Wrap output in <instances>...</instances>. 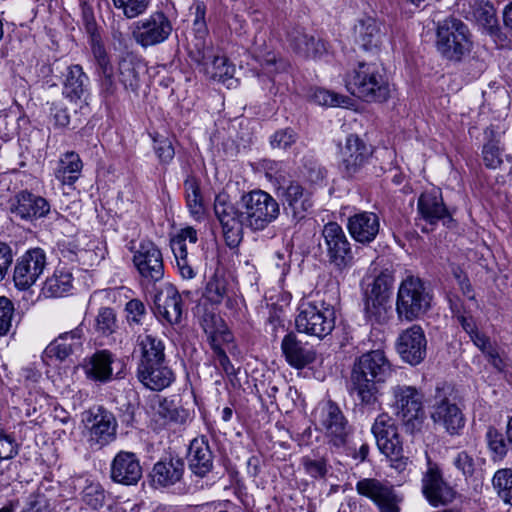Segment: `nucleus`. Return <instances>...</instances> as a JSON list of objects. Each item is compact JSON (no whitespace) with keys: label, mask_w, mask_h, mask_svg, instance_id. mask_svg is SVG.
I'll use <instances>...</instances> for the list:
<instances>
[{"label":"nucleus","mask_w":512,"mask_h":512,"mask_svg":"<svg viewBox=\"0 0 512 512\" xmlns=\"http://www.w3.org/2000/svg\"><path fill=\"white\" fill-rule=\"evenodd\" d=\"M392 372V365L383 350L362 354L355 360L351 372V394L356 395L362 405L374 408L378 402V385L386 382Z\"/></svg>","instance_id":"nucleus-1"},{"label":"nucleus","mask_w":512,"mask_h":512,"mask_svg":"<svg viewBox=\"0 0 512 512\" xmlns=\"http://www.w3.org/2000/svg\"><path fill=\"white\" fill-rule=\"evenodd\" d=\"M347 91L368 103H383L391 96V87L381 64L359 62L344 78Z\"/></svg>","instance_id":"nucleus-2"},{"label":"nucleus","mask_w":512,"mask_h":512,"mask_svg":"<svg viewBox=\"0 0 512 512\" xmlns=\"http://www.w3.org/2000/svg\"><path fill=\"white\" fill-rule=\"evenodd\" d=\"M295 326L299 333L323 339L335 327V310L331 301L316 292L312 300L303 302L295 319Z\"/></svg>","instance_id":"nucleus-3"},{"label":"nucleus","mask_w":512,"mask_h":512,"mask_svg":"<svg viewBox=\"0 0 512 512\" xmlns=\"http://www.w3.org/2000/svg\"><path fill=\"white\" fill-rule=\"evenodd\" d=\"M432 294L418 277L405 278L397 292L396 313L399 321L413 322L421 319L431 308Z\"/></svg>","instance_id":"nucleus-4"},{"label":"nucleus","mask_w":512,"mask_h":512,"mask_svg":"<svg viewBox=\"0 0 512 512\" xmlns=\"http://www.w3.org/2000/svg\"><path fill=\"white\" fill-rule=\"evenodd\" d=\"M435 44L442 57L458 62L472 49L471 34L463 21L448 17L437 24Z\"/></svg>","instance_id":"nucleus-5"},{"label":"nucleus","mask_w":512,"mask_h":512,"mask_svg":"<svg viewBox=\"0 0 512 512\" xmlns=\"http://www.w3.org/2000/svg\"><path fill=\"white\" fill-rule=\"evenodd\" d=\"M88 430L91 448L102 449L117 439L118 421L115 414L103 405H94L82 414Z\"/></svg>","instance_id":"nucleus-6"},{"label":"nucleus","mask_w":512,"mask_h":512,"mask_svg":"<svg viewBox=\"0 0 512 512\" xmlns=\"http://www.w3.org/2000/svg\"><path fill=\"white\" fill-rule=\"evenodd\" d=\"M393 407L406 431L419 432L426 418L423 408V394L414 386L397 385L393 388Z\"/></svg>","instance_id":"nucleus-7"},{"label":"nucleus","mask_w":512,"mask_h":512,"mask_svg":"<svg viewBox=\"0 0 512 512\" xmlns=\"http://www.w3.org/2000/svg\"><path fill=\"white\" fill-rule=\"evenodd\" d=\"M371 431L375 437L378 449L390 461V466L402 472L408 464V457L403 455V446L394 420L387 414H381L372 425Z\"/></svg>","instance_id":"nucleus-8"},{"label":"nucleus","mask_w":512,"mask_h":512,"mask_svg":"<svg viewBox=\"0 0 512 512\" xmlns=\"http://www.w3.org/2000/svg\"><path fill=\"white\" fill-rule=\"evenodd\" d=\"M246 225L254 231L265 229L280 214L279 203L269 193L254 190L242 196Z\"/></svg>","instance_id":"nucleus-9"},{"label":"nucleus","mask_w":512,"mask_h":512,"mask_svg":"<svg viewBox=\"0 0 512 512\" xmlns=\"http://www.w3.org/2000/svg\"><path fill=\"white\" fill-rule=\"evenodd\" d=\"M426 468L422 472L421 492L434 507L448 505L456 497L455 489L445 479L441 466L425 453Z\"/></svg>","instance_id":"nucleus-10"},{"label":"nucleus","mask_w":512,"mask_h":512,"mask_svg":"<svg viewBox=\"0 0 512 512\" xmlns=\"http://www.w3.org/2000/svg\"><path fill=\"white\" fill-rule=\"evenodd\" d=\"M214 213L218 219L227 246L237 247L243 238L246 225L245 213L239 211L229 200L227 194H218L214 201Z\"/></svg>","instance_id":"nucleus-11"},{"label":"nucleus","mask_w":512,"mask_h":512,"mask_svg":"<svg viewBox=\"0 0 512 512\" xmlns=\"http://www.w3.org/2000/svg\"><path fill=\"white\" fill-rule=\"evenodd\" d=\"M322 237L328 261L337 270L343 271L353 262L351 244L337 222H328L323 226Z\"/></svg>","instance_id":"nucleus-12"},{"label":"nucleus","mask_w":512,"mask_h":512,"mask_svg":"<svg viewBox=\"0 0 512 512\" xmlns=\"http://www.w3.org/2000/svg\"><path fill=\"white\" fill-rule=\"evenodd\" d=\"M430 417L435 425L441 426L449 435H459L465 426L461 409L441 388L436 389Z\"/></svg>","instance_id":"nucleus-13"},{"label":"nucleus","mask_w":512,"mask_h":512,"mask_svg":"<svg viewBox=\"0 0 512 512\" xmlns=\"http://www.w3.org/2000/svg\"><path fill=\"white\" fill-rule=\"evenodd\" d=\"M356 491L375 503L379 512H400L402 497L387 482L364 478L356 483Z\"/></svg>","instance_id":"nucleus-14"},{"label":"nucleus","mask_w":512,"mask_h":512,"mask_svg":"<svg viewBox=\"0 0 512 512\" xmlns=\"http://www.w3.org/2000/svg\"><path fill=\"white\" fill-rule=\"evenodd\" d=\"M173 30L169 18L161 11L152 13L148 18L138 21L133 30L137 44L146 48L164 42Z\"/></svg>","instance_id":"nucleus-15"},{"label":"nucleus","mask_w":512,"mask_h":512,"mask_svg":"<svg viewBox=\"0 0 512 512\" xmlns=\"http://www.w3.org/2000/svg\"><path fill=\"white\" fill-rule=\"evenodd\" d=\"M277 196L284 211L290 214L295 222L304 219L313 207L312 193L294 180L287 185L279 186Z\"/></svg>","instance_id":"nucleus-16"},{"label":"nucleus","mask_w":512,"mask_h":512,"mask_svg":"<svg viewBox=\"0 0 512 512\" xmlns=\"http://www.w3.org/2000/svg\"><path fill=\"white\" fill-rule=\"evenodd\" d=\"M321 425L331 447L344 448L350 435L348 421L339 406L329 400L321 411Z\"/></svg>","instance_id":"nucleus-17"},{"label":"nucleus","mask_w":512,"mask_h":512,"mask_svg":"<svg viewBox=\"0 0 512 512\" xmlns=\"http://www.w3.org/2000/svg\"><path fill=\"white\" fill-rule=\"evenodd\" d=\"M142 476L143 468L136 453L121 450L111 460L109 477L113 483L126 487L136 486Z\"/></svg>","instance_id":"nucleus-18"},{"label":"nucleus","mask_w":512,"mask_h":512,"mask_svg":"<svg viewBox=\"0 0 512 512\" xmlns=\"http://www.w3.org/2000/svg\"><path fill=\"white\" fill-rule=\"evenodd\" d=\"M46 256L42 249L28 250L18 260L14 268L13 281L20 290L30 288L43 273Z\"/></svg>","instance_id":"nucleus-19"},{"label":"nucleus","mask_w":512,"mask_h":512,"mask_svg":"<svg viewBox=\"0 0 512 512\" xmlns=\"http://www.w3.org/2000/svg\"><path fill=\"white\" fill-rule=\"evenodd\" d=\"M401 359L410 365L420 364L426 357L427 339L423 328L414 324L403 330L396 341Z\"/></svg>","instance_id":"nucleus-20"},{"label":"nucleus","mask_w":512,"mask_h":512,"mask_svg":"<svg viewBox=\"0 0 512 512\" xmlns=\"http://www.w3.org/2000/svg\"><path fill=\"white\" fill-rule=\"evenodd\" d=\"M133 263L140 275L150 281H159L164 276L163 256L160 249L149 240H143L134 252Z\"/></svg>","instance_id":"nucleus-21"},{"label":"nucleus","mask_w":512,"mask_h":512,"mask_svg":"<svg viewBox=\"0 0 512 512\" xmlns=\"http://www.w3.org/2000/svg\"><path fill=\"white\" fill-rule=\"evenodd\" d=\"M9 210L15 217L32 221L45 217L50 211V205L45 198L22 190L9 200Z\"/></svg>","instance_id":"nucleus-22"},{"label":"nucleus","mask_w":512,"mask_h":512,"mask_svg":"<svg viewBox=\"0 0 512 512\" xmlns=\"http://www.w3.org/2000/svg\"><path fill=\"white\" fill-rule=\"evenodd\" d=\"M292 51L304 59L317 60L327 54V44L321 38L308 33L304 28L294 27L287 35Z\"/></svg>","instance_id":"nucleus-23"},{"label":"nucleus","mask_w":512,"mask_h":512,"mask_svg":"<svg viewBox=\"0 0 512 512\" xmlns=\"http://www.w3.org/2000/svg\"><path fill=\"white\" fill-rule=\"evenodd\" d=\"M185 472V462L178 456H168L153 465L151 482L156 488H170L180 483Z\"/></svg>","instance_id":"nucleus-24"},{"label":"nucleus","mask_w":512,"mask_h":512,"mask_svg":"<svg viewBox=\"0 0 512 512\" xmlns=\"http://www.w3.org/2000/svg\"><path fill=\"white\" fill-rule=\"evenodd\" d=\"M281 351L286 362L297 370L314 363L317 356L313 347L299 340L294 332H289L283 337Z\"/></svg>","instance_id":"nucleus-25"},{"label":"nucleus","mask_w":512,"mask_h":512,"mask_svg":"<svg viewBox=\"0 0 512 512\" xmlns=\"http://www.w3.org/2000/svg\"><path fill=\"white\" fill-rule=\"evenodd\" d=\"M155 315L170 325L180 323L183 315V301L177 289L168 285L155 296Z\"/></svg>","instance_id":"nucleus-26"},{"label":"nucleus","mask_w":512,"mask_h":512,"mask_svg":"<svg viewBox=\"0 0 512 512\" xmlns=\"http://www.w3.org/2000/svg\"><path fill=\"white\" fill-rule=\"evenodd\" d=\"M136 375L139 382L152 391H162L175 381V374L166 360L137 366Z\"/></svg>","instance_id":"nucleus-27"},{"label":"nucleus","mask_w":512,"mask_h":512,"mask_svg":"<svg viewBox=\"0 0 512 512\" xmlns=\"http://www.w3.org/2000/svg\"><path fill=\"white\" fill-rule=\"evenodd\" d=\"M347 228L356 242L369 244L375 240L379 233V217L373 212L362 211L356 213L348 218Z\"/></svg>","instance_id":"nucleus-28"},{"label":"nucleus","mask_w":512,"mask_h":512,"mask_svg":"<svg viewBox=\"0 0 512 512\" xmlns=\"http://www.w3.org/2000/svg\"><path fill=\"white\" fill-rule=\"evenodd\" d=\"M213 453L205 436L194 438L187 453L188 467L198 477H205L213 469Z\"/></svg>","instance_id":"nucleus-29"},{"label":"nucleus","mask_w":512,"mask_h":512,"mask_svg":"<svg viewBox=\"0 0 512 512\" xmlns=\"http://www.w3.org/2000/svg\"><path fill=\"white\" fill-rule=\"evenodd\" d=\"M84 341L83 325L80 324L71 331L60 334L45 349L47 357H55L63 361L70 355L81 350Z\"/></svg>","instance_id":"nucleus-30"},{"label":"nucleus","mask_w":512,"mask_h":512,"mask_svg":"<svg viewBox=\"0 0 512 512\" xmlns=\"http://www.w3.org/2000/svg\"><path fill=\"white\" fill-rule=\"evenodd\" d=\"M146 72L144 61L132 52H126L118 61V77L126 90L136 91Z\"/></svg>","instance_id":"nucleus-31"},{"label":"nucleus","mask_w":512,"mask_h":512,"mask_svg":"<svg viewBox=\"0 0 512 512\" xmlns=\"http://www.w3.org/2000/svg\"><path fill=\"white\" fill-rule=\"evenodd\" d=\"M251 53L253 59L268 76L285 70L287 66L286 61L274 50L272 42H267L263 37L255 38Z\"/></svg>","instance_id":"nucleus-32"},{"label":"nucleus","mask_w":512,"mask_h":512,"mask_svg":"<svg viewBox=\"0 0 512 512\" xmlns=\"http://www.w3.org/2000/svg\"><path fill=\"white\" fill-rule=\"evenodd\" d=\"M114 355L108 350H100L84 359L82 369L87 379L106 383L112 380Z\"/></svg>","instance_id":"nucleus-33"},{"label":"nucleus","mask_w":512,"mask_h":512,"mask_svg":"<svg viewBox=\"0 0 512 512\" xmlns=\"http://www.w3.org/2000/svg\"><path fill=\"white\" fill-rule=\"evenodd\" d=\"M209 52L203 60H193L201 66V70L212 80L225 82L233 77L234 66L228 62L225 56L217 53L212 46L208 47Z\"/></svg>","instance_id":"nucleus-34"},{"label":"nucleus","mask_w":512,"mask_h":512,"mask_svg":"<svg viewBox=\"0 0 512 512\" xmlns=\"http://www.w3.org/2000/svg\"><path fill=\"white\" fill-rule=\"evenodd\" d=\"M136 343L140 350V358L137 366H144L166 360L163 341L148 330H145L137 336Z\"/></svg>","instance_id":"nucleus-35"},{"label":"nucleus","mask_w":512,"mask_h":512,"mask_svg":"<svg viewBox=\"0 0 512 512\" xmlns=\"http://www.w3.org/2000/svg\"><path fill=\"white\" fill-rule=\"evenodd\" d=\"M355 41L363 50L377 49L383 38L380 23L372 18L360 19L354 27Z\"/></svg>","instance_id":"nucleus-36"},{"label":"nucleus","mask_w":512,"mask_h":512,"mask_svg":"<svg viewBox=\"0 0 512 512\" xmlns=\"http://www.w3.org/2000/svg\"><path fill=\"white\" fill-rule=\"evenodd\" d=\"M89 78L80 65H71L64 74L63 94L70 101H77L88 95Z\"/></svg>","instance_id":"nucleus-37"},{"label":"nucleus","mask_w":512,"mask_h":512,"mask_svg":"<svg viewBox=\"0 0 512 512\" xmlns=\"http://www.w3.org/2000/svg\"><path fill=\"white\" fill-rule=\"evenodd\" d=\"M417 208L421 217L430 224H435L449 215L441 194L435 191L422 193Z\"/></svg>","instance_id":"nucleus-38"},{"label":"nucleus","mask_w":512,"mask_h":512,"mask_svg":"<svg viewBox=\"0 0 512 512\" xmlns=\"http://www.w3.org/2000/svg\"><path fill=\"white\" fill-rule=\"evenodd\" d=\"M72 273L65 269H56L54 274L47 278L42 288L45 297H62L72 289Z\"/></svg>","instance_id":"nucleus-39"},{"label":"nucleus","mask_w":512,"mask_h":512,"mask_svg":"<svg viewBox=\"0 0 512 512\" xmlns=\"http://www.w3.org/2000/svg\"><path fill=\"white\" fill-rule=\"evenodd\" d=\"M184 189L186 203L190 214L196 220L203 219L206 209L197 179L194 177H188L184 181Z\"/></svg>","instance_id":"nucleus-40"},{"label":"nucleus","mask_w":512,"mask_h":512,"mask_svg":"<svg viewBox=\"0 0 512 512\" xmlns=\"http://www.w3.org/2000/svg\"><path fill=\"white\" fill-rule=\"evenodd\" d=\"M193 31L195 38L190 44L189 55L192 60H203L205 55L209 52L211 41H207L206 36L208 29L206 21H193Z\"/></svg>","instance_id":"nucleus-41"},{"label":"nucleus","mask_w":512,"mask_h":512,"mask_svg":"<svg viewBox=\"0 0 512 512\" xmlns=\"http://www.w3.org/2000/svg\"><path fill=\"white\" fill-rule=\"evenodd\" d=\"M492 484L498 497L505 504L512 506V469L497 470L492 478Z\"/></svg>","instance_id":"nucleus-42"},{"label":"nucleus","mask_w":512,"mask_h":512,"mask_svg":"<svg viewBox=\"0 0 512 512\" xmlns=\"http://www.w3.org/2000/svg\"><path fill=\"white\" fill-rule=\"evenodd\" d=\"M393 281V275L389 270L382 271L367 287L364 296L389 300Z\"/></svg>","instance_id":"nucleus-43"},{"label":"nucleus","mask_w":512,"mask_h":512,"mask_svg":"<svg viewBox=\"0 0 512 512\" xmlns=\"http://www.w3.org/2000/svg\"><path fill=\"white\" fill-rule=\"evenodd\" d=\"M389 300L364 296V312L366 318L372 323L382 324L388 320Z\"/></svg>","instance_id":"nucleus-44"},{"label":"nucleus","mask_w":512,"mask_h":512,"mask_svg":"<svg viewBox=\"0 0 512 512\" xmlns=\"http://www.w3.org/2000/svg\"><path fill=\"white\" fill-rule=\"evenodd\" d=\"M78 263L83 267H92L105 257V248L98 240H90L86 248L78 249Z\"/></svg>","instance_id":"nucleus-45"},{"label":"nucleus","mask_w":512,"mask_h":512,"mask_svg":"<svg viewBox=\"0 0 512 512\" xmlns=\"http://www.w3.org/2000/svg\"><path fill=\"white\" fill-rule=\"evenodd\" d=\"M228 293L227 280L222 276L214 275L207 282L203 296L212 304H220Z\"/></svg>","instance_id":"nucleus-46"},{"label":"nucleus","mask_w":512,"mask_h":512,"mask_svg":"<svg viewBox=\"0 0 512 512\" xmlns=\"http://www.w3.org/2000/svg\"><path fill=\"white\" fill-rule=\"evenodd\" d=\"M342 155L345 158H354V160H365L372 156V149L357 135L351 134L346 138Z\"/></svg>","instance_id":"nucleus-47"},{"label":"nucleus","mask_w":512,"mask_h":512,"mask_svg":"<svg viewBox=\"0 0 512 512\" xmlns=\"http://www.w3.org/2000/svg\"><path fill=\"white\" fill-rule=\"evenodd\" d=\"M485 438L494 459H502L506 456L509 445L507 444L506 436L504 437L498 429L494 426H489Z\"/></svg>","instance_id":"nucleus-48"},{"label":"nucleus","mask_w":512,"mask_h":512,"mask_svg":"<svg viewBox=\"0 0 512 512\" xmlns=\"http://www.w3.org/2000/svg\"><path fill=\"white\" fill-rule=\"evenodd\" d=\"M105 499V490L99 483H90L82 492L83 502L95 510L104 505Z\"/></svg>","instance_id":"nucleus-49"},{"label":"nucleus","mask_w":512,"mask_h":512,"mask_svg":"<svg viewBox=\"0 0 512 512\" xmlns=\"http://www.w3.org/2000/svg\"><path fill=\"white\" fill-rule=\"evenodd\" d=\"M115 8L122 11L123 15L129 19L143 14L150 0H112Z\"/></svg>","instance_id":"nucleus-50"},{"label":"nucleus","mask_w":512,"mask_h":512,"mask_svg":"<svg viewBox=\"0 0 512 512\" xmlns=\"http://www.w3.org/2000/svg\"><path fill=\"white\" fill-rule=\"evenodd\" d=\"M117 328L116 314L112 308H101L96 317V330L102 335H111Z\"/></svg>","instance_id":"nucleus-51"},{"label":"nucleus","mask_w":512,"mask_h":512,"mask_svg":"<svg viewBox=\"0 0 512 512\" xmlns=\"http://www.w3.org/2000/svg\"><path fill=\"white\" fill-rule=\"evenodd\" d=\"M312 100L318 105L334 107L347 104L350 99L332 91L323 88H317L312 94Z\"/></svg>","instance_id":"nucleus-52"},{"label":"nucleus","mask_w":512,"mask_h":512,"mask_svg":"<svg viewBox=\"0 0 512 512\" xmlns=\"http://www.w3.org/2000/svg\"><path fill=\"white\" fill-rule=\"evenodd\" d=\"M62 164L55 172L56 178L64 185H73L80 176L82 162H62Z\"/></svg>","instance_id":"nucleus-53"},{"label":"nucleus","mask_w":512,"mask_h":512,"mask_svg":"<svg viewBox=\"0 0 512 512\" xmlns=\"http://www.w3.org/2000/svg\"><path fill=\"white\" fill-rule=\"evenodd\" d=\"M158 414L169 422L183 423L185 421V411L179 409L174 401L166 398L160 401Z\"/></svg>","instance_id":"nucleus-54"},{"label":"nucleus","mask_w":512,"mask_h":512,"mask_svg":"<svg viewBox=\"0 0 512 512\" xmlns=\"http://www.w3.org/2000/svg\"><path fill=\"white\" fill-rule=\"evenodd\" d=\"M14 305L6 297H0V336H5L12 330Z\"/></svg>","instance_id":"nucleus-55"},{"label":"nucleus","mask_w":512,"mask_h":512,"mask_svg":"<svg viewBox=\"0 0 512 512\" xmlns=\"http://www.w3.org/2000/svg\"><path fill=\"white\" fill-rule=\"evenodd\" d=\"M125 312L129 325H141L146 316V307L141 300L131 299L125 305Z\"/></svg>","instance_id":"nucleus-56"},{"label":"nucleus","mask_w":512,"mask_h":512,"mask_svg":"<svg viewBox=\"0 0 512 512\" xmlns=\"http://www.w3.org/2000/svg\"><path fill=\"white\" fill-rule=\"evenodd\" d=\"M100 77V91L104 97H111L117 91V85L114 80L113 67H107L98 70Z\"/></svg>","instance_id":"nucleus-57"},{"label":"nucleus","mask_w":512,"mask_h":512,"mask_svg":"<svg viewBox=\"0 0 512 512\" xmlns=\"http://www.w3.org/2000/svg\"><path fill=\"white\" fill-rule=\"evenodd\" d=\"M272 263L274 265L275 274L279 276L280 280H283L289 273L291 267V254L287 250L277 251L273 258Z\"/></svg>","instance_id":"nucleus-58"},{"label":"nucleus","mask_w":512,"mask_h":512,"mask_svg":"<svg viewBox=\"0 0 512 512\" xmlns=\"http://www.w3.org/2000/svg\"><path fill=\"white\" fill-rule=\"evenodd\" d=\"M302 464L306 473L313 478H321L327 474V461L324 458L311 459L309 457H303Z\"/></svg>","instance_id":"nucleus-59"},{"label":"nucleus","mask_w":512,"mask_h":512,"mask_svg":"<svg viewBox=\"0 0 512 512\" xmlns=\"http://www.w3.org/2000/svg\"><path fill=\"white\" fill-rule=\"evenodd\" d=\"M212 349H213V360H214L215 365L221 367L223 372L228 377L236 376L237 371L234 368L233 364L231 363L226 352L218 345H213Z\"/></svg>","instance_id":"nucleus-60"},{"label":"nucleus","mask_w":512,"mask_h":512,"mask_svg":"<svg viewBox=\"0 0 512 512\" xmlns=\"http://www.w3.org/2000/svg\"><path fill=\"white\" fill-rule=\"evenodd\" d=\"M474 16L484 25L493 26L496 23V14L493 5L488 2H480L474 8Z\"/></svg>","instance_id":"nucleus-61"},{"label":"nucleus","mask_w":512,"mask_h":512,"mask_svg":"<svg viewBox=\"0 0 512 512\" xmlns=\"http://www.w3.org/2000/svg\"><path fill=\"white\" fill-rule=\"evenodd\" d=\"M453 465L466 477L473 475L475 463L473 457L467 451H460L453 459Z\"/></svg>","instance_id":"nucleus-62"},{"label":"nucleus","mask_w":512,"mask_h":512,"mask_svg":"<svg viewBox=\"0 0 512 512\" xmlns=\"http://www.w3.org/2000/svg\"><path fill=\"white\" fill-rule=\"evenodd\" d=\"M18 453L15 439L5 431L0 433V459H11Z\"/></svg>","instance_id":"nucleus-63"},{"label":"nucleus","mask_w":512,"mask_h":512,"mask_svg":"<svg viewBox=\"0 0 512 512\" xmlns=\"http://www.w3.org/2000/svg\"><path fill=\"white\" fill-rule=\"evenodd\" d=\"M21 512H51L47 499L42 494H31Z\"/></svg>","instance_id":"nucleus-64"}]
</instances>
